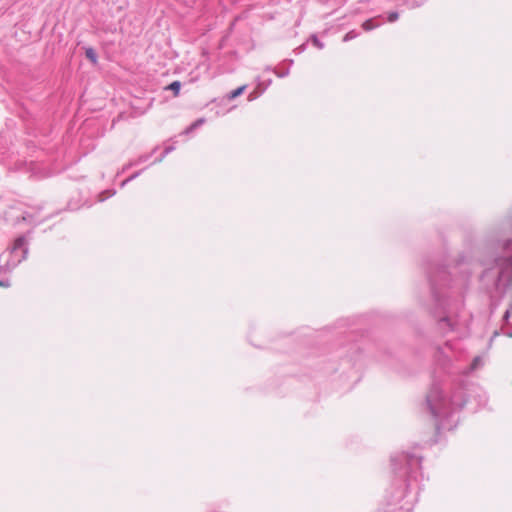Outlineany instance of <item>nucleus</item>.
I'll use <instances>...</instances> for the list:
<instances>
[{"instance_id": "1", "label": "nucleus", "mask_w": 512, "mask_h": 512, "mask_svg": "<svg viewBox=\"0 0 512 512\" xmlns=\"http://www.w3.org/2000/svg\"><path fill=\"white\" fill-rule=\"evenodd\" d=\"M433 298L436 303L435 317L438 318L439 328L443 331H453L459 325L457 316L460 302L452 299V296L432 283Z\"/></svg>"}, {"instance_id": "2", "label": "nucleus", "mask_w": 512, "mask_h": 512, "mask_svg": "<svg viewBox=\"0 0 512 512\" xmlns=\"http://www.w3.org/2000/svg\"><path fill=\"white\" fill-rule=\"evenodd\" d=\"M28 240L24 235L17 237L8 251L5 264H0V287L10 286L8 278L4 275L17 267L28 255Z\"/></svg>"}, {"instance_id": "3", "label": "nucleus", "mask_w": 512, "mask_h": 512, "mask_svg": "<svg viewBox=\"0 0 512 512\" xmlns=\"http://www.w3.org/2000/svg\"><path fill=\"white\" fill-rule=\"evenodd\" d=\"M498 268V278L496 288L504 291L506 287L512 285V241H508L504 246V255L496 260Z\"/></svg>"}, {"instance_id": "4", "label": "nucleus", "mask_w": 512, "mask_h": 512, "mask_svg": "<svg viewBox=\"0 0 512 512\" xmlns=\"http://www.w3.org/2000/svg\"><path fill=\"white\" fill-rule=\"evenodd\" d=\"M427 404L434 417L440 418L448 415L450 401L446 398L441 389L433 388L430 391L427 396Z\"/></svg>"}, {"instance_id": "5", "label": "nucleus", "mask_w": 512, "mask_h": 512, "mask_svg": "<svg viewBox=\"0 0 512 512\" xmlns=\"http://www.w3.org/2000/svg\"><path fill=\"white\" fill-rule=\"evenodd\" d=\"M402 461H405L407 465H414L419 462L417 458L408 455H401L399 459L397 457L392 458V462L397 468H402Z\"/></svg>"}, {"instance_id": "6", "label": "nucleus", "mask_w": 512, "mask_h": 512, "mask_svg": "<svg viewBox=\"0 0 512 512\" xmlns=\"http://www.w3.org/2000/svg\"><path fill=\"white\" fill-rule=\"evenodd\" d=\"M205 123H206V118H204V117L198 118L192 124H190L188 127H186L181 134L182 135H191L197 129L202 127Z\"/></svg>"}, {"instance_id": "7", "label": "nucleus", "mask_w": 512, "mask_h": 512, "mask_svg": "<svg viewBox=\"0 0 512 512\" xmlns=\"http://www.w3.org/2000/svg\"><path fill=\"white\" fill-rule=\"evenodd\" d=\"M152 156V153H146L140 155L138 158L129 161V166H138L146 161H148Z\"/></svg>"}, {"instance_id": "8", "label": "nucleus", "mask_w": 512, "mask_h": 512, "mask_svg": "<svg viewBox=\"0 0 512 512\" xmlns=\"http://www.w3.org/2000/svg\"><path fill=\"white\" fill-rule=\"evenodd\" d=\"M85 56L88 60H90L93 64L97 63V53L92 47L85 48Z\"/></svg>"}, {"instance_id": "9", "label": "nucleus", "mask_w": 512, "mask_h": 512, "mask_svg": "<svg viewBox=\"0 0 512 512\" xmlns=\"http://www.w3.org/2000/svg\"><path fill=\"white\" fill-rule=\"evenodd\" d=\"M181 89V82L176 80L170 83L168 86L165 87V90H170L173 92L174 96H178Z\"/></svg>"}, {"instance_id": "10", "label": "nucleus", "mask_w": 512, "mask_h": 512, "mask_svg": "<svg viewBox=\"0 0 512 512\" xmlns=\"http://www.w3.org/2000/svg\"><path fill=\"white\" fill-rule=\"evenodd\" d=\"M115 194H116V190H114V189H107V190L99 193V195H98V202H103L106 199L114 196Z\"/></svg>"}, {"instance_id": "11", "label": "nucleus", "mask_w": 512, "mask_h": 512, "mask_svg": "<svg viewBox=\"0 0 512 512\" xmlns=\"http://www.w3.org/2000/svg\"><path fill=\"white\" fill-rule=\"evenodd\" d=\"M174 150V146H167L164 151L161 153V155L154 160L153 163H160L163 161V159L172 151Z\"/></svg>"}, {"instance_id": "12", "label": "nucleus", "mask_w": 512, "mask_h": 512, "mask_svg": "<svg viewBox=\"0 0 512 512\" xmlns=\"http://www.w3.org/2000/svg\"><path fill=\"white\" fill-rule=\"evenodd\" d=\"M483 365V360L480 356L474 358L473 362L470 365L469 371H474Z\"/></svg>"}, {"instance_id": "13", "label": "nucleus", "mask_w": 512, "mask_h": 512, "mask_svg": "<svg viewBox=\"0 0 512 512\" xmlns=\"http://www.w3.org/2000/svg\"><path fill=\"white\" fill-rule=\"evenodd\" d=\"M246 89V86L243 85L241 87H238L237 89H235L234 91H232L229 95H228V98L229 99H234L236 97H238L239 95H241L244 90Z\"/></svg>"}, {"instance_id": "14", "label": "nucleus", "mask_w": 512, "mask_h": 512, "mask_svg": "<svg viewBox=\"0 0 512 512\" xmlns=\"http://www.w3.org/2000/svg\"><path fill=\"white\" fill-rule=\"evenodd\" d=\"M362 26L365 30L369 31L377 27V24H374L373 20H367L363 23Z\"/></svg>"}, {"instance_id": "15", "label": "nucleus", "mask_w": 512, "mask_h": 512, "mask_svg": "<svg viewBox=\"0 0 512 512\" xmlns=\"http://www.w3.org/2000/svg\"><path fill=\"white\" fill-rule=\"evenodd\" d=\"M19 221H24V222L32 223V215L27 213V212H25V213H23L21 218H17V222H19Z\"/></svg>"}, {"instance_id": "16", "label": "nucleus", "mask_w": 512, "mask_h": 512, "mask_svg": "<svg viewBox=\"0 0 512 512\" xmlns=\"http://www.w3.org/2000/svg\"><path fill=\"white\" fill-rule=\"evenodd\" d=\"M504 318H505L506 323L508 325L512 326V305H511V308L506 311Z\"/></svg>"}, {"instance_id": "17", "label": "nucleus", "mask_w": 512, "mask_h": 512, "mask_svg": "<svg viewBox=\"0 0 512 512\" xmlns=\"http://www.w3.org/2000/svg\"><path fill=\"white\" fill-rule=\"evenodd\" d=\"M398 17H399V15H398L397 12H392L388 16V21L389 22H394V21H396L398 19Z\"/></svg>"}, {"instance_id": "18", "label": "nucleus", "mask_w": 512, "mask_h": 512, "mask_svg": "<svg viewBox=\"0 0 512 512\" xmlns=\"http://www.w3.org/2000/svg\"><path fill=\"white\" fill-rule=\"evenodd\" d=\"M144 169L142 170H139V171H136L135 173H133L132 175H130L128 177V180H130V182L134 179H136L137 177H139L141 175V173L143 172Z\"/></svg>"}, {"instance_id": "19", "label": "nucleus", "mask_w": 512, "mask_h": 512, "mask_svg": "<svg viewBox=\"0 0 512 512\" xmlns=\"http://www.w3.org/2000/svg\"><path fill=\"white\" fill-rule=\"evenodd\" d=\"M313 43H314L318 48H322V47H323L322 43H320L316 37H313Z\"/></svg>"}, {"instance_id": "20", "label": "nucleus", "mask_w": 512, "mask_h": 512, "mask_svg": "<svg viewBox=\"0 0 512 512\" xmlns=\"http://www.w3.org/2000/svg\"><path fill=\"white\" fill-rule=\"evenodd\" d=\"M129 182H130V180H128V178H127V179H125V180H123V181L121 182V184H120V187H121V188L125 187Z\"/></svg>"}, {"instance_id": "21", "label": "nucleus", "mask_w": 512, "mask_h": 512, "mask_svg": "<svg viewBox=\"0 0 512 512\" xmlns=\"http://www.w3.org/2000/svg\"><path fill=\"white\" fill-rule=\"evenodd\" d=\"M132 166H129V162L125 164L122 168V172H125L126 170L130 169Z\"/></svg>"}, {"instance_id": "22", "label": "nucleus", "mask_w": 512, "mask_h": 512, "mask_svg": "<svg viewBox=\"0 0 512 512\" xmlns=\"http://www.w3.org/2000/svg\"><path fill=\"white\" fill-rule=\"evenodd\" d=\"M158 148H159L158 146L154 147L150 153H152V155H153L154 153H157Z\"/></svg>"}, {"instance_id": "23", "label": "nucleus", "mask_w": 512, "mask_h": 512, "mask_svg": "<svg viewBox=\"0 0 512 512\" xmlns=\"http://www.w3.org/2000/svg\"><path fill=\"white\" fill-rule=\"evenodd\" d=\"M349 38H351V35L348 33L346 34V36L344 37V40L347 41Z\"/></svg>"}, {"instance_id": "24", "label": "nucleus", "mask_w": 512, "mask_h": 512, "mask_svg": "<svg viewBox=\"0 0 512 512\" xmlns=\"http://www.w3.org/2000/svg\"><path fill=\"white\" fill-rule=\"evenodd\" d=\"M223 43H224V37H222V38L219 40V45L221 46Z\"/></svg>"}, {"instance_id": "25", "label": "nucleus", "mask_w": 512, "mask_h": 512, "mask_svg": "<svg viewBox=\"0 0 512 512\" xmlns=\"http://www.w3.org/2000/svg\"><path fill=\"white\" fill-rule=\"evenodd\" d=\"M506 335H507L508 337H512V332H506Z\"/></svg>"}]
</instances>
